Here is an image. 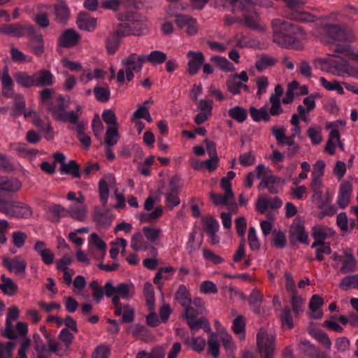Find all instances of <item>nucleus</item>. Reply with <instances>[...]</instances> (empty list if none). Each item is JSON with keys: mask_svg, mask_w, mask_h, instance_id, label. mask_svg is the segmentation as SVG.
<instances>
[{"mask_svg": "<svg viewBox=\"0 0 358 358\" xmlns=\"http://www.w3.org/2000/svg\"><path fill=\"white\" fill-rule=\"evenodd\" d=\"M33 250L41 257L45 264L50 265L53 264L55 261V254L48 248L45 242L36 241L33 247Z\"/></svg>", "mask_w": 358, "mask_h": 358, "instance_id": "f3484780", "label": "nucleus"}, {"mask_svg": "<svg viewBox=\"0 0 358 358\" xmlns=\"http://www.w3.org/2000/svg\"><path fill=\"white\" fill-rule=\"evenodd\" d=\"M187 57L189 59L187 69L188 73L191 76L196 74L205 61L203 54L190 50L187 53Z\"/></svg>", "mask_w": 358, "mask_h": 358, "instance_id": "dca6fc26", "label": "nucleus"}, {"mask_svg": "<svg viewBox=\"0 0 358 358\" xmlns=\"http://www.w3.org/2000/svg\"><path fill=\"white\" fill-rule=\"evenodd\" d=\"M210 198L212 202L216 206H227L233 200L234 196L231 195H228V194L225 192L224 195L211 192L210 193Z\"/></svg>", "mask_w": 358, "mask_h": 358, "instance_id": "4d7b16f0", "label": "nucleus"}, {"mask_svg": "<svg viewBox=\"0 0 358 358\" xmlns=\"http://www.w3.org/2000/svg\"><path fill=\"white\" fill-rule=\"evenodd\" d=\"M34 348L37 352V358H50L52 352L50 351V348H46L43 339L39 334H35L33 336Z\"/></svg>", "mask_w": 358, "mask_h": 358, "instance_id": "b1692460", "label": "nucleus"}, {"mask_svg": "<svg viewBox=\"0 0 358 358\" xmlns=\"http://www.w3.org/2000/svg\"><path fill=\"white\" fill-rule=\"evenodd\" d=\"M0 213L10 217L29 218L32 216L31 208L25 203L0 197Z\"/></svg>", "mask_w": 358, "mask_h": 358, "instance_id": "20e7f679", "label": "nucleus"}, {"mask_svg": "<svg viewBox=\"0 0 358 358\" xmlns=\"http://www.w3.org/2000/svg\"><path fill=\"white\" fill-rule=\"evenodd\" d=\"M1 280L2 283L0 284V289L3 294L8 296H13L17 292V285L10 278H8L6 277L5 275H2Z\"/></svg>", "mask_w": 358, "mask_h": 358, "instance_id": "2f4dec72", "label": "nucleus"}, {"mask_svg": "<svg viewBox=\"0 0 358 358\" xmlns=\"http://www.w3.org/2000/svg\"><path fill=\"white\" fill-rule=\"evenodd\" d=\"M185 343L198 352H202L206 346L205 339L199 336L188 338L186 340Z\"/></svg>", "mask_w": 358, "mask_h": 358, "instance_id": "0e129e2a", "label": "nucleus"}, {"mask_svg": "<svg viewBox=\"0 0 358 358\" xmlns=\"http://www.w3.org/2000/svg\"><path fill=\"white\" fill-rule=\"evenodd\" d=\"M145 62H148L153 66L164 63L166 59V54L160 50L151 51L148 55H144Z\"/></svg>", "mask_w": 358, "mask_h": 358, "instance_id": "c9c22d12", "label": "nucleus"}, {"mask_svg": "<svg viewBox=\"0 0 358 358\" xmlns=\"http://www.w3.org/2000/svg\"><path fill=\"white\" fill-rule=\"evenodd\" d=\"M332 73L335 75L343 76L349 73L348 62L344 59L339 58L332 62Z\"/></svg>", "mask_w": 358, "mask_h": 358, "instance_id": "f704fd0d", "label": "nucleus"}, {"mask_svg": "<svg viewBox=\"0 0 358 358\" xmlns=\"http://www.w3.org/2000/svg\"><path fill=\"white\" fill-rule=\"evenodd\" d=\"M58 338L62 343L55 340L50 341V351L58 357L69 355L71 351V345L74 339L73 334L67 328H63L58 335Z\"/></svg>", "mask_w": 358, "mask_h": 358, "instance_id": "1a4fd4ad", "label": "nucleus"}, {"mask_svg": "<svg viewBox=\"0 0 358 358\" xmlns=\"http://www.w3.org/2000/svg\"><path fill=\"white\" fill-rule=\"evenodd\" d=\"M327 236V229L322 227H315L313 229V237L314 242L313 243L311 248H315L319 246L320 244H326L324 242Z\"/></svg>", "mask_w": 358, "mask_h": 358, "instance_id": "8fccbe9b", "label": "nucleus"}, {"mask_svg": "<svg viewBox=\"0 0 358 358\" xmlns=\"http://www.w3.org/2000/svg\"><path fill=\"white\" fill-rule=\"evenodd\" d=\"M93 220L100 227H107L111 223V219L106 212H101L96 208L93 215Z\"/></svg>", "mask_w": 358, "mask_h": 358, "instance_id": "a18cd8bd", "label": "nucleus"}, {"mask_svg": "<svg viewBox=\"0 0 358 358\" xmlns=\"http://www.w3.org/2000/svg\"><path fill=\"white\" fill-rule=\"evenodd\" d=\"M105 294L107 297L112 298V303L115 306L114 314L120 316L122 311L120 299L127 300L135 294L134 286L130 283H120L113 286L110 282H107L104 285Z\"/></svg>", "mask_w": 358, "mask_h": 358, "instance_id": "f03ea898", "label": "nucleus"}, {"mask_svg": "<svg viewBox=\"0 0 358 358\" xmlns=\"http://www.w3.org/2000/svg\"><path fill=\"white\" fill-rule=\"evenodd\" d=\"M116 17L119 21L127 22L132 35H143L148 29L146 17L137 13L131 11L119 13Z\"/></svg>", "mask_w": 358, "mask_h": 358, "instance_id": "6e6552de", "label": "nucleus"}, {"mask_svg": "<svg viewBox=\"0 0 358 358\" xmlns=\"http://www.w3.org/2000/svg\"><path fill=\"white\" fill-rule=\"evenodd\" d=\"M324 300L318 294L313 295L309 302V308L313 312L311 317L314 319H320L322 316V312L320 310V308L323 305Z\"/></svg>", "mask_w": 358, "mask_h": 358, "instance_id": "7c9ffc66", "label": "nucleus"}, {"mask_svg": "<svg viewBox=\"0 0 358 358\" xmlns=\"http://www.w3.org/2000/svg\"><path fill=\"white\" fill-rule=\"evenodd\" d=\"M245 320L243 316L239 315L236 317L232 324V329L234 332L238 336L241 340L245 338Z\"/></svg>", "mask_w": 358, "mask_h": 358, "instance_id": "3c124183", "label": "nucleus"}, {"mask_svg": "<svg viewBox=\"0 0 358 358\" xmlns=\"http://www.w3.org/2000/svg\"><path fill=\"white\" fill-rule=\"evenodd\" d=\"M339 287L343 290H348L352 288L358 289V274L350 275L343 278L339 283Z\"/></svg>", "mask_w": 358, "mask_h": 358, "instance_id": "09e8293b", "label": "nucleus"}, {"mask_svg": "<svg viewBox=\"0 0 358 358\" xmlns=\"http://www.w3.org/2000/svg\"><path fill=\"white\" fill-rule=\"evenodd\" d=\"M273 41L282 48H292L304 38L302 29L289 22L274 19L271 22Z\"/></svg>", "mask_w": 358, "mask_h": 358, "instance_id": "f257e3e1", "label": "nucleus"}, {"mask_svg": "<svg viewBox=\"0 0 358 358\" xmlns=\"http://www.w3.org/2000/svg\"><path fill=\"white\" fill-rule=\"evenodd\" d=\"M67 105L65 103V97L59 95L56 101V105L52 103L48 106V110L51 113L52 117L57 120V116L65 112Z\"/></svg>", "mask_w": 358, "mask_h": 358, "instance_id": "473e14b6", "label": "nucleus"}, {"mask_svg": "<svg viewBox=\"0 0 358 358\" xmlns=\"http://www.w3.org/2000/svg\"><path fill=\"white\" fill-rule=\"evenodd\" d=\"M289 233V239L292 243L296 244L297 242L308 243V234L306 232L304 227L300 223H294L290 228Z\"/></svg>", "mask_w": 358, "mask_h": 358, "instance_id": "aec40b11", "label": "nucleus"}, {"mask_svg": "<svg viewBox=\"0 0 358 358\" xmlns=\"http://www.w3.org/2000/svg\"><path fill=\"white\" fill-rule=\"evenodd\" d=\"M208 352L214 357L217 358L219 356L220 350H219V343L217 340V335L211 332L208 340Z\"/></svg>", "mask_w": 358, "mask_h": 358, "instance_id": "5fc2aeb1", "label": "nucleus"}, {"mask_svg": "<svg viewBox=\"0 0 358 358\" xmlns=\"http://www.w3.org/2000/svg\"><path fill=\"white\" fill-rule=\"evenodd\" d=\"M286 4L285 17L299 22H313L316 17L308 12L302 10L307 0H283Z\"/></svg>", "mask_w": 358, "mask_h": 358, "instance_id": "423d86ee", "label": "nucleus"}, {"mask_svg": "<svg viewBox=\"0 0 358 358\" xmlns=\"http://www.w3.org/2000/svg\"><path fill=\"white\" fill-rule=\"evenodd\" d=\"M304 301L305 299L299 295L298 292L292 294L290 303L292 310L296 315H299L303 311Z\"/></svg>", "mask_w": 358, "mask_h": 358, "instance_id": "603ef678", "label": "nucleus"}, {"mask_svg": "<svg viewBox=\"0 0 358 358\" xmlns=\"http://www.w3.org/2000/svg\"><path fill=\"white\" fill-rule=\"evenodd\" d=\"M25 109V101L22 96L17 94L15 97V101L13 104L10 115L14 117H18L22 114L24 110Z\"/></svg>", "mask_w": 358, "mask_h": 358, "instance_id": "13d9d810", "label": "nucleus"}, {"mask_svg": "<svg viewBox=\"0 0 358 358\" xmlns=\"http://www.w3.org/2000/svg\"><path fill=\"white\" fill-rule=\"evenodd\" d=\"M32 26H22L19 24H5L0 28V32L14 37L26 36Z\"/></svg>", "mask_w": 358, "mask_h": 358, "instance_id": "6ab92c4d", "label": "nucleus"}, {"mask_svg": "<svg viewBox=\"0 0 358 358\" xmlns=\"http://www.w3.org/2000/svg\"><path fill=\"white\" fill-rule=\"evenodd\" d=\"M28 39V47L31 53L37 57H41L45 52V42L43 35L36 31L32 26L26 36Z\"/></svg>", "mask_w": 358, "mask_h": 358, "instance_id": "9b49d317", "label": "nucleus"}, {"mask_svg": "<svg viewBox=\"0 0 358 358\" xmlns=\"http://www.w3.org/2000/svg\"><path fill=\"white\" fill-rule=\"evenodd\" d=\"M280 321L283 329H291L294 327L293 319L289 308L285 307L282 310Z\"/></svg>", "mask_w": 358, "mask_h": 358, "instance_id": "864d4df0", "label": "nucleus"}, {"mask_svg": "<svg viewBox=\"0 0 358 358\" xmlns=\"http://www.w3.org/2000/svg\"><path fill=\"white\" fill-rule=\"evenodd\" d=\"M210 61L223 71L231 72L234 70L233 64L224 57L213 56L210 58Z\"/></svg>", "mask_w": 358, "mask_h": 358, "instance_id": "c03bdc74", "label": "nucleus"}, {"mask_svg": "<svg viewBox=\"0 0 358 358\" xmlns=\"http://www.w3.org/2000/svg\"><path fill=\"white\" fill-rule=\"evenodd\" d=\"M174 299L182 306L192 304L191 294L185 285H180L175 293Z\"/></svg>", "mask_w": 358, "mask_h": 358, "instance_id": "393cba45", "label": "nucleus"}, {"mask_svg": "<svg viewBox=\"0 0 358 358\" xmlns=\"http://www.w3.org/2000/svg\"><path fill=\"white\" fill-rule=\"evenodd\" d=\"M15 79L17 84L23 87L35 86L34 73L29 75L26 72H17L15 74Z\"/></svg>", "mask_w": 358, "mask_h": 358, "instance_id": "72a5a7b5", "label": "nucleus"}, {"mask_svg": "<svg viewBox=\"0 0 358 358\" xmlns=\"http://www.w3.org/2000/svg\"><path fill=\"white\" fill-rule=\"evenodd\" d=\"M61 171L71 174L75 178H79L81 176L79 165L75 160H71L69 163L64 164L61 167Z\"/></svg>", "mask_w": 358, "mask_h": 358, "instance_id": "de8ad7c7", "label": "nucleus"}, {"mask_svg": "<svg viewBox=\"0 0 358 358\" xmlns=\"http://www.w3.org/2000/svg\"><path fill=\"white\" fill-rule=\"evenodd\" d=\"M275 335L264 328L257 334V349L261 358H273L275 349Z\"/></svg>", "mask_w": 358, "mask_h": 358, "instance_id": "0eeeda50", "label": "nucleus"}, {"mask_svg": "<svg viewBox=\"0 0 358 358\" xmlns=\"http://www.w3.org/2000/svg\"><path fill=\"white\" fill-rule=\"evenodd\" d=\"M15 343L8 341L6 343L0 341V358H13Z\"/></svg>", "mask_w": 358, "mask_h": 358, "instance_id": "774afa93", "label": "nucleus"}, {"mask_svg": "<svg viewBox=\"0 0 358 358\" xmlns=\"http://www.w3.org/2000/svg\"><path fill=\"white\" fill-rule=\"evenodd\" d=\"M131 247L136 251H145L148 248V243L144 240L140 232H136L131 236Z\"/></svg>", "mask_w": 358, "mask_h": 358, "instance_id": "ea45409f", "label": "nucleus"}, {"mask_svg": "<svg viewBox=\"0 0 358 358\" xmlns=\"http://www.w3.org/2000/svg\"><path fill=\"white\" fill-rule=\"evenodd\" d=\"M2 264L8 271L16 275L25 273L27 262L21 256H15L13 258L5 257Z\"/></svg>", "mask_w": 358, "mask_h": 358, "instance_id": "4468645a", "label": "nucleus"}, {"mask_svg": "<svg viewBox=\"0 0 358 358\" xmlns=\"http://www.w3.org/2000/svg\"><path fill=\"white\" fill-rule=\"evenodd\" d=\"M121 38L113 32L108 36L106 42V48L110 54H114L119 48Z\"/></svg>", "mask_w": 358, "mask_h": 358, "instance_id": "338daca9", "label": "nucleus"}, {"mask_svg": "<svg viewBox=\"0 0 358 358\" xmlns=\"http://www.w3.org/2000/svg\"><path fill=\"white\" fill-rule=\"evenodd\" d=\"M339 261L343 262V266L340 268L341 273H348L355 271L356 260L350 251H345V254L340 257Z\"/></svg>", "mask_w": 358, "mask_h": 358, "instance_id": "a878e982", "label": "nucleus"}, {"mask_svg": "<svg viewBox=\"0 0 358 358\" xmlns=\"http://www.w3.org/2000/svg\"><path fill=\"white\" fill-rule=\"evenodd\" d=\"M129 331L132 336L136 339L145 340L146 338L151 336V333L148 329L145 326L139 324H135L130 327Z\"/></svg>", "mask_w": 358, "mask_h": 358, "instance_id": "a19ab883", "label": "nucleus"}, {"mask_svg": "<svg viewBox=\"0 0 358 358\" xmlns=\"http://www.w3.org/2000/svg\"><path fill=\"white\" fill-rule=\"evenodd\" d=\"M145 63L144 54L137 55L131 53L129 56L122 59L121 64L124 69H121L117 74V80L120 83H123L127 79V81H131L134 79V72H139Z\"/></svg>", "mask_w": 358, "mask_h": 358, "instance_id": "7ed1b4c3", "label": "nucleus"}, {"mask_svg": "<svg viewBox=\"0 0 358 358\" xmlns=\"http://www.w3.org/2000/svg\"><path fill=\"white\" fill-rule=\"evenodd\" d=\"M339 131L338 129L331 130L329 133V139L325 145V152L329 153L330 155H334L337 142H339Z\"/></svg>", "mask_w": 358, "mask_h": 358, "instance_id": "58836bf2", "label": "nucleus"}, {"mask_svg": "<svg viewBox=\"0 0 358 358\" xmlns=\"http://www.w3.org/2000/svg\"><path fill=\"white\" fill-rule=\"evenodd\" d=\"M179 192V187L173 185L171 182V188L165 195V204L167 208L172 209L180 204V200L178 196Z\"/></svg>", "mask_w": 358, "mask_h": 358, "instance_id": "bb28decb", "label": "nucleus"}, {"mask_svg": "<svg viewBox=\"0 0 358 358\" xmlns=\"http://www.w3.org/2000/svg\"><path fill=\"white\" fill-rule=\"evenodd\" d=\"M324 34L328 38V43L340 41L352 43L357 41L355 31L345 25L329 24L323 27Z\"/></svg>", "mask_w": 358, "mask_h": 358, "instance_id": "39448f33", "label": "nucleus"}, {"mask_svg": "<svg viewBox=\"0 0 358 358\" xmlns=\"http://www.w3.org/2000/svg\"><path fill=\"white\" fill-rule=\"evenodd\" d=\"M80 40V35L73 29H65L58 38L59 46L69 48L76 46Z\"/></svg>", "mask_w": 358, "mask_h": 358, "instance_id": "2eb2a0df", "label": "nucleus"}, {"mask_svg": "<svg viewBox=\"0 0 358 358\" xmlns=\"http://www.w3.org/2000/svg\"><path fill=\"white\" fill-rule=\"evenodd\" d=\"M299 349L309 358H313L318 350L313 344L306 340H303L300 342Z\"/></svg>", "mask_w": 358, "mask_h": 358, "instance_id": "6e6d98bb", "label": "nucleus"}, {"mask_svg": "<svg viewBox=\"0 0 358 358\" xmlns=\"http://www.w3.org/2000/svg\"><path fill=\"white\" fill-rule=\"evenodd\" d=\"M122 319L121 322L122 323H130L132 322L134 320L135 315V310L133 307H131L129 304H124L123 306H122Z\"/></svg>", "mask_w": 358, "mask_h": 358, "instance_id": "69168bd1", "label": "nucleus"}, {"mask_svg": "<svg viewBox=\"0 0 358 358\" xmlns=\"http://www.w3.org/2000/svg\"><path fill=\"white\" fill-rule=\"evenodd\" d=\"M250 116L255 122H259L261 120L268 122L270 120V115L267 111L266 108L262 107L259 109L252 106L250 108Z\"/></svg>", "mask_w": 358, "mask_h": 358, "instance_id": "37998d69", "label": "nucleus"}, {"mask_svg": "<svg viewBox=\"0 0 358 358\" xmlns=\"http://www.w3.org/2000/svg\"><path fill=\"white\" fill-rule=\"evenodd\" d=\"M320 82L322 86L329 91H336L339 94H343L344 90L342 86L337 80H333L332 82L328 81L324 77L320 78Z\"/></svg>", "mask_w": 358, "mask_h": 358, "instance_id": "680f3d73", "label": "nucleus"}, {"mask_svg": "<svg viewBox=\"0 0 358 358\" xmlns=\"http://www.w3.org/2000/svg\"><path fill=\"white\" fill-rule=\"evenodd\" d=\"M79 29L87 31H93L96 27V20L87 14H80L76 21Z\"/></svg>", "mask_w": 358, "mask_h": 358, "instance_id": "cd10ccee", "label": "nucleus"}, {"mask_svg": "<svg viewBox=\"0 0 358 358\" xmlns=\"http://www.w3.org/2000/svg\"><path fill=\"white\" fill-rule=\"evenodd\" d=\"M187 322L193 334H194L201 328H203L206 332H210L211 331L208 321L203 317H201L199 318L196 317L187 321Z\"/></svg>", "mask_w": 358, "mask_h": 358, "instance_id": "c756f323", "label": "nucleus"}, {"mask_svg": "<svg viewBox=\"0 0 358 358\" xmlns=\"http://www.w3.org/2000/svg\"><path fill=\"white\" fill-rule=\"evenodd\" d=\"M77 202L72 203L69 209V217L78 222H84L88 215V209L85 203V197L81 193L78 192Z\"/></svg>", "mask_w": 358, "mask_h": 358, "instance_id": "9d476101", "label": "nucleus"}, {"mask_svg": "<svg viewBox=\"0 0 358 358\" xmlns=\"http://www.w3.org/2000/svg\"><path fill=\"white\" fill-rule=\"evenodd\" d=\"M227 90L234 95L239 94L241 90L249 92V87L242 82L237 80L236 78L230 77L226 81Z\"/></svg>", "mask_w": 358, "mask_h": 358, "instance_id": "c85d7f7f", "label": "nucleus"}, {"mask_svg": "<svg viewBox=\"0 0 358 358\" xmlns=\"http://www.w3.org/2000/svg\"><path fill=\"white\" fill-rule=\"evenodd\" d=\"M352 192V183L348 181H343L340 185L337 199V203L341 209L345 208L349 204Z\"/></svg>", "mask_w": 358, "mask_h": 358, "instance_id": "a211bd4d", "label": "nucleus"}, {"mask_svg": "<svg viewBox=\"0 0 358 358\" xmlns=\"http://www.w3.org/2000/svg\"><path fill=\"white\" fill-rule=\"evenodd\" d=\"M21 187V182L16 178L0 176V191L14 193L18 192Z\"/></svg>", "mask_w": 358, "mask_h": 358, "instance_id": "412c9836", "label": "nucleus"}, {"mask_svg": "<svg viewBox=\"0 0 358 358\" xmlns=\"http://www.w3.org/2000/svg\"><path fill=\"white\" fill-rule=\"evenodd\" d=\"M313 200L316 201L319 208L324 209L327 206H329L332 199V195L329 192H327L326 199L324 200L322 199V192L321 189H313Z\"/></svg>", "mask_w": 358, "mask_h": 358, "instance_id": "79ce46f5", "label": "nucleus"}, {"mask_svg": "<svg viewBox=\"0 0 358 358\" xmlns=\"http://www.w3.org/2000/svg\"><path fill=\"white\" fill-rule=\"evenodd\" d=\"M278 62V59L267 55H262L255 63L256 69L262 71L268 68L273 66Z\"/></svg>", "mask_w": 358, "mask_h": 358, "instance_id": "4c0bfd02", "label": "nucleus"}, {"mask_svg": "<svg viewBox=\"0 0 358 358\" xmlns=\"http://www.w3.org/2000/svg\"><path fill=\"white\" fill-rule=\"evenodd\" d=\"M35 86L49 87L54 84V76L48 70H41L34 73Z\"/></svg>", "mask_w": 358, "mask_h": 358, "instance_id": "5701e85b", "label": "nucleus"}, {"mask_svg": "<svg viewBox=\"0 0 358 358\" xmlns=\"http://www.w3.org/2000/svg\"><path fill=\"white\" fill-rule=\"evenodd\" d=\"M245 10L243 15L242 22L248 29L260 32L265 31V27L261 22V18L255 7Z\"/></svg>", "mask_w": 358, "mask_h": 358, "instance_id": "ddd939ff", "label": "nucleus"}, {"mask_svg": "<svg viewBox=\"0 0 358 358\" xmlns=\"http://www.w3.org/2000/svg\"><path fill=\"white\" fill-rule=\"evenodd\" d=\"M55 15L57 22L66 23L70 16V10L67 4L63 0H57L54 5Z\"/></svg>", "mask_w": 358, "mask_h": 358, "instance_id": "4be33fe9", "label": "nucleus"}, {"mask_svg": "<svg viewBox=\"0 0 358 358\" xmlns=\"http://www.w3.org/2000/svg\"><path fill=\"white\" fill-rule=\"evenodd\" d=\"M233 11H245L254 7L252 0H227Z\"/></svg>", "mask_w": 358, "mask_h": 358, "instance_id": "49530a36", "label": "nucleus"}, {"mask_svg": "<svg viewBox=\"0 0 358 358\" xmlns=\"http://www.w3.org/2000/svg\"><path fill=\"white\" fill-rule=\"evenodd\" d=\"M15 150L22 157H31L38 153V150L28 148L26 143H17L14 145Z\"/></svg>", "mask_w": 358, "mask_h": 358, "instance_id": "e2e57ef3", "label": "nucleus"}, {"mask_svg": "<svg viewBox=\"0 0 358 358\" xmlns=\"http://www.w3.org/2000/svg\"><path fill=\"white\" fill-rule=\"evenodd\" d=\"M262 301V296L257 291L252 292L248 298V302L252 310L259 314L260 313V305Z\"/></svg>", "mask_w": 358, "mask_h": 358, "instance_id": "052dcab7", "label": "nucleus"}, {"mask_svg": "<svg viewBox=\"0 0 358 358\" xmlns=\"http://www.w3.org/2000/svg\"><path fill=\"white\" fill-rule=\"evenodd\" d=\"M229 116L235 121L242 123L248 118V112L245 108L242 106H236L228 110Z\"/></svg>", "mask_w": 358, "mask_h": 358, "instance_id": "e433bc0d", "label": "nucleus"}, {"mask_svg": "<svg viewBox=\"0 0 358 358\" xmlns=\"http://www.w3.org/2000/svg\"><path fill=\"white\" fill-rule=\"evenodd\" d=\"M93 92L96 100H98L100 102L104 103L109 100L110 96V91L108 86H96L93 90Z\"/></svg>", "mask_w": 358, "mask_h": 358, "instance_id": "bf43d9fd", "label": "nucleus"}, {"mask_svg": "<svg viewBox=\"0 0 358 358\" xmlns=\"http://www.w3.org/2000/svg\"><path fill=\"white\" fill-rule=\"evenodd\" d=\"M284 180L280 178L270 175L262 178L257 188L259 190L267 189L271 194H278L282 191Z\"/></svg>", "mask_w": 358, "mask_h": 358, "instance_id": "f8f14e48", "label": "nucleus"}]
</instances>
